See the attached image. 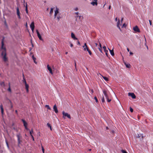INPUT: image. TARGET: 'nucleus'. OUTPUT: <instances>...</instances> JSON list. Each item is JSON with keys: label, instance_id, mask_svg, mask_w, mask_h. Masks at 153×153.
Segmentation results:
<instances>
[{"label": "nucleus", "instance_id": "29", "mask_svg": "<svg viewBox=\"0 0 153 153\" xmlns=\"http://www.w3.org/2000/svg\"><path fill=\"white\" fill-rule=\"evenodd\" d=\"M45 107L47 108L48 109H49L50 110H51V108H50L49 105H46L45 106Z\"/></svg>", "mask_w": 153, "mask_h": 153}, {"label": "nucleus", "instance_id": "35", "mask_svg": "<svg viewBox=\"0 0 153 153\" xmlns=\"http://www.w3.org/2000/svg\"><path fill=\"white\" fill-rule=\"evenodd\" d=\"M33 133V129H31V131H30V136H31V135H32V133Z\"/></svg>", "mask_w": 153, "mask_h": 153}, {"label": "nucleus", "instance_id": "37", "mask_svg": "<svg viewBox=\"0 0 153 153\" xmlns=\"http://www.w3.org/2000/svg\"><path fill=\"white\" fill-rule=\"evenodd\" d=\"M94 99L95 100L96 102H98V100L97 99V97H95L94 98Z\"/></svg>", "mask_w": 153, "mask_h": 153}, {"label": "nucleus", "instance_id": "57", "mask_svg": "<svg viewBox=\"0 0 153 153\" xmlns=\"http://www.w3.org/2000/svg\"><path fill=\"white\" fill-rule=\"evenodd\" d=\"M26 92L27 93L29 92V89H26Z\"/></svg>", "mask_w": 153, "mask_h": 153}, {"label": "nucleus", "instance_id": "38", "mask_svg": "<svg viewBox=\"0 0 153 153\" xmlns=\"http://www.w3.org/2000/svg\"><path fill=\"white\" fill-rule=\"evenodd\" d=\"M101 101L102 102H104L105 101L104 97H103L102 98Z\"/></svg>", "mask_w": 153, "mask_h": 153}, {"label": "nucleus", "instance_id": "30", "mask_svg": "<svg viewBox=\"0 0 153 153\" xmlns=\"http://www.w3.org/2000/svg\"><path fill=\"white\" fill-rule=\"evenodd\" d=\"M9 101H10V109H11L13 108V105L12 103L11 102V101L10 100H9Z\"/></svg>", "mask_w": 153, "mask_h": 153}, {"label": "nucleus", "instance_id": "40", "mask_svg": "<svg viewBox=\"0 0 153 153\" xmlns=\"http://www.w3.org/2000/svg\"><path fill=\"white\" fill-rule=\"evenodd\" d=\"M130 111L131 112H132L133 111V110L132 108L131 107L130 108Z\"/></svg>", "mask_w": 153, "mask_h": 153}, {"label": "nucleus", "instance_id": "56", "mask_svg": "<svg viewBox=\"0 0 153 153\" xmlns=\"http://www.w3.org/2000/svg\"><path fill=\"white\" fill-rule=\"evenodd\" d=\"M32 49V48H29V52H30L31 51Z\"/></svg>", "mask_w": 153, "mask_h": 153}, {"label": "nucleus", "instance_id": "4", "mask_svg": "<svg viewBox=\"0 0 153 153\" xmlns=\"http://www.w3.org/2000/svg\"><path fill=\"white\" fill-rule=\"evenodd\" d=\"M1 49L3 50L2 51H5V53H6V49L5 46H4V38L2 39L1 41Z\"/></svg>", "mask_w": 153, "mask_h": 153}, {"label": "nucleus", "instance_id": "28", "mask_svg": "<svg viewBox=\"0 0 153 153\" xmlns=\"http://www.w3.org/2000/svg\"><path fill=\"white\" fill-rule=\"evenodd\" d=\"M32 58L33 59V60H34V62L36 63V64L37 63V62H36L35 61V60H36V58L34 57V56L33 55L32 56Z\"/></svg>", "mask_w": 153, "mask_h": 153}, {"label": "nucleus", "instance_id": "21", "mask_svg": "<svg viewBox=\"0 0 153 153\" xmlns=\"http://www.w3.org/2000/svg\"><path fill=\"white\" fill-rule=\"evenodd\" d=\"M109 50L110 51L111 55L112 56H114V54L113 49L112 50H110L109 49Z\"/></svg>", "mask_w": 153, "mask_h": 153}, {"label": "nucleus", "instance_id": "25", "mask_svg": "<svg viewBox=\"0 0 153 153\" xmlns=\"http://www.w3.org/2000/svg\"><path fill=\"white\" fill-rule=\"evenodd\" d=\"M102 78L106 81H108V78L107 77L105 76H102Z\"/></svg>", "mask_w": 153, "mask_h": 153}, {"label": "nucleus", "instance_id": "9", "mask_svg": "<svg viewBox=\"0 0 153 153\" xmlns=\"http://www.w3.org/2000/svg\"><path fill=\"white\" fill-rule=\"evenodd\" d=\"M59 9L56 7V10L55 11V13L54 15V18H55L56 17V15L58 13H59Z\"/></svg>", "mask_w": 153, "mask_h": 153}, {"label": "nucleus", "instance_id": "10", "mask_svg": "<svg viewBox=\"0 0 153 153\" xmlns=\"http://www.w3.org/2000/svg\"><path fill=\"white\" fill-rule=\"evenodd\" d=\"M16 10H17V14L18 16V18L19 19H20L21 18L20 14V13L19 10V9L18 7H17L16 8Z\"/></svg>", "mask_w": 153, "mask_h": 153}, {"label": "nucleus", "instance_id": "19", "mask_svg": "<svg viewBox=\"0 0 153 153\" xmlns=\"http://www.w3.org/2000/svg\"><path fill=\"white\" fill-rule=\"evenodd\" d=\"M62 114L63 115V117L64 119H65V117H67V113H65L64 111H63Z\"/></svg>", "mask_w": 153, "mask_h": 153}, {"label": "nucleus", "instance_id": "15", "mask_svg": "<svg viewBox=\"0 0 153 153\" xmlns=\"http://www.w3.org/2000/svg\"><path fill=\"white\" fill-rule=\"evenodd\" d=\"M103 92L105 98L107 97L108 96L107 94V91L106 90H103Z\"/></svg>", "mask_w": 153, "mask_h": 153}, {"label": "nucleus", "instance_id": "6", "mask_svg": "<svg viewBox=\"0 0 153 153\" xmlns=\"http://www.w3.org/2000/svg\"><path fill=\"white\" fill-rule=\"evenodd\" d=\"M133 29L135 32L139 33L140 32V30L137 26H136L135 27H134L133 28Z\"/></svg>", "mask_w": 153, "mask_h": 153}, {"label": "nucleus", "instance_id": "46", "mask_svg": "<svg viewBox=\"0 0 153 153\" xmlns=\"http://www.w3.org/2000/svg\"><path fill=\"white\" fill-rule=\"evenodd\" d=\"M57 19L58 21H59L60 19V17L59 16H57Z\"/></svg>", "mask_w": 153, "mask_h": 153}, {"label": "nucleus", "instance_id": "59", "mask_svg": "<svg viewBox=\"0 0 153 153\" xmlns=\"http://www.w3.org/2000/svg\"><path fill=\"white\" fill-rule=\"evenodd\" d=\"M129 53L130 54V55H133V53L131 52H129Z\"/></svg>", "mask_w": 153, "mask_h": 153}, {"label": "nucleus", "instance_id": "45", "mask_svg": "<svg viewBox=\"0 0 153 153\" xmlns=\"http://www.w3.org/2000/svg\"><path fill=\"white\" fill-rule=\"evenodd\" d=\"M42 152H43V153H44L45 150L43 146H42Z\"/></svg>", "mask_w": 153, "mask_h": 153}, {"label": "nucleus", "instance_id": "31", "mask_svg": "<svg viewBox=\"0 0 153 153\" xmlns=\"http://www.w3.org/2000/svg\"><path fill=\"white\" fill-rule=\"evenodd\" d=\"M141 136L142 138H143V135H142V134H138V135L137 136V137L139 138V137H140Z\"/></svg>", "mask_w": 153, "mask_h": 153}, {"label": "nucleus", "instance_id": "24", "mask_svg": "<svg viewBox=\"0 0 153 153\" xmlns=\"http://www.w3.org/2000/svg\"><path fill=\"white\" fill-rule=\"evenodd\" d=\"M23 81L24 83L25 84H27V83H26V80H25V77H24V75L23 74Z\"/></svg>", "mask_w": 153, "mask_h": 153}, {"label": "nucleus", "instance_id": "13", "mask_svg": "<svg viewBox=\"0 0 153 153\" xmlns=\"http://www.w3.org/2000/svg\"><path fill=\"white\" fill-rule=\"evenodd\" d=\"M47 67L50 73L52 74H53L52 69L48 65H47Z\"/></svg>", "mask_w": 153, "mask_h": 153}, {"label": "nucleus", "instance_id": "20", "mask_svg": "<svg viewBox=\"0 0 153 153\" xmlns=\"http://www.w3.org/2000/svg\"><path fill=\"white\" fill-rule=\"evenodd\" d=\"M4 24L6 28L7 29H8V27L6 20H5L4 21Z\"/></svg>", "mask_w": 153, "mask_h": 153}, {"label": "nucleus", "instance_id": "32", "mask_svg": "<svg viewBox=\"0 0 153 153\" xmlns=\"http://www.w3.org/2000/svg\"><path fill=\"white\" fill-rule=\"evenodd\" d=\"M53 12V8H51V10L50 12V14H52Z\"/></svg>", "mask_w": 153, "mask_h": 153}, {"label": "nucleus", "instance_id": "47", "mask_svg": "<svg viewBox=\"0 0 153 153\" xmlns=\"http://www.w3.org/2000/svg\"><path fill=\"white\" fill-rule=\"evenodd\" d=\"M149 22L150 25H152V21L151 20H149Z\"/></svg>", "mask_w": 153, "mask_h": 153}, {"label": "nucleus", "instance_id": "51", "mask_svg": "<svg viewBox=\"0 0 153 153\" xmlns=\"http://www.w3.org/2000/svg\"><path fill=\"white\" fill-rule=\"evenodd\" d=\"M69 43L70 44V46L71 47H72L73 46V45L71 42H69Z\"/></svg>", "mask_w": 153, "mask_h": 153}, {"label": "nucleus", "instance_id": "17", "mask_svg": "<svg viewBox=\"0 0 153 153\" xmlns=\"http://www.w3.org/2000/svg\"><path fill=\"white\" fill-rule=\"evenodd\" d=\"M0 85L3 88L4 87L5 85V83L4 82H0Z\"/></svg>", "mask_w": 153, "mask_h": 153}, {"label": "nucleus", "instance_id": "50", "mask_svg": "<svg viewBox=\"0 0 153 153\" xmlns=\"http://www.w3.org/2000/svg\"><path fill=\"white\" fill-rule=\"evenodd\" d=\"M31 137L32 138L33 140V141H34V137H33V135H31Z\"/></svg>", "mask_w": 153, "mask_h": 153}, {"label": "nucleus", "instance_id": "48", "mask_svg": "<svg viewBox=\"0 0 153 153\" xmlns=\"http://www.w3.org/2000/svg\"><path fill=\"white\" fill-rule=\"evenodd\" d=\"M68 118L71 119V116L70 114H68Z\"/></svg>", "mask_w": 153, "mask_h": 153}, {"label": "nucleus", "instance_id": "27", "mask_svg": "<svg viewBox=\"0 0 153 153\" xmlns=\"http://www.w3.org/2000/svg\"><path fill=\"white\" fill-rule=\"evenodd\" d=\"M47 126L48 127H49L50 128V129L51 130H52V128L51 126V124L49 123H47Z\"/></svg>", "mask_w": 153, "mask_h": 153}, {"label": "nucleus", "instance_id": "60", "mask_svg": "<svg viewBox=\"0 0 153 153\" xmlns=\"http://www.w3.org/2000/svg\"><path fill=\"white\" fill-rule=\"evenodd\" d=\"M77 45H80V43L79 41H78L77 42Z\"/></svg>", "mask_w": 153, "mask_h": 153}, {"label": "nucleus", "instance_id": "26", "mask_svg": "<svg viewBox=\"0 0 153 153\" xmlns=\"http://www.w3.org/2000/svg\"><path fill=\"white\" fill-rule=\"evenodd\" d=\"M107 100V101L108 102H110L111 101V99L109 98V97L108 96V97L106 98Z\"/></svg>", "mask_w": 153, "mask_h": 153}, {"label": "nucleus", "instance_id": "8", "mask_svg": "<svg viewBox=\"0 0 153 153\" xmlns=\"http://www.w3.org/2000/svg\"><path fill=\"white\" fill-rule=\"evenodd\" d=\"M128 95L131 96L133 99H135L136 97V96L134 93L129 92L128 93Z\"/></svg>", "mask_w": 153, "mask_h": 153}, {"label": "nucleus", "instance_id": "5", "mask_svg": "<svg viewBox=\"0 0 153 153\" xmlns=\"http://www.w3.org/2000/svg\"><path fill=\"white\" fill-rule=\"evenodd\" d=\"M30 27L31 28L32 31L33 32L35 27L34 23L33 22L31 23L30 25Z\"/></svg>", "mask_w": 153, "mask_h": 153}, {"label": "nucleus", "instance_id": "61", "mask_svg": "<svg viewBox=\"0 0 153 153\" xmlns=\"http://www.w3.org/2000/svg\"><path fill=\"white\" fill-rule=\"evenodd\" d=\"M75 13L76 14V15H78V14H79V13L78 12H75Z\"/></svg>", "mask_w": 153, "mask_h": 153}, {"label": "nucleus", "instance_id": "44", "mask_svg": "<svg viewBox=\"0 0 153 153\" xmlns=\"http://www.w3.org/2000/svg\"><path fill=\"white\" fill-rule=\"evenodd\" d=\"M105 51V54L107 56H108V50H106V51Z\"/></svg>", "mask_w": 153, "mask_h": 153}, {"label": "nucleus", "instance_id": "41", "mask_svg": "<svg viewBox=\"0 0 153 153\" xmlns=\"http://www.w3.org/2000/svg\"><path fill=\"white\" fill-rule=\"evenodd\" d=\"M102 48L103 49H104V51H106V50H107L106 49V47H105V46H104L103 47H102Z\"/></svg>", "mask_w": 153, "mask_h": 153}, {"label": "nucleus", "instance_id": "33", "mask_svg": "<svg viewBox=\"0 0 153 153\" xmlns=\"http://www.w3.org/2000/svg\"><path fill=\"white\" fill-rule=\"evenodd\" d=\"M25 86L26 89H29V86L28 84H25Z\"/></svg>", "mask_w": 153, "mask_h": 153}, {"label": "nucleus", "instance_id": "63", "mask_svg": "<svg viewBox=\"0 0 153 153\" xmlns=\"http://www.w3.org/2000/svg\"><path fill=\"white\" fill-rule=\"evenodd\" d=\"M99 45H100V48H102V46H101V43H99Z\"/></svg>", "mask_w": 153, "mask_h": 153}, {"label": "nucleus", "instance_id": "42", "mask_svg": "<svg viewBox=\"0 0 153 153\" xmlns=\"http://www.w3.org/2000/svg\"><path fill=\"white\" fill-rule=\"evenodd\" d=\"M5 141H6V143L7 146V147L8 148H9V145H8V143L7 140H6Z\"/></svg>", "mask_w": 153, "mask_h": 153}, {"label": "nucleus", "instance_id": "43", "mask_svg": "<svg viewBox=\"0 0 153 153\" xmlns=\"http://www.w3.org/2000/svg\"><path fill=\"white\" fill-rule=\"evenodd\" d=\"M8 91H9L10 92H11V90L10 88V87H9V88L8 89Z\"/></svg>", "mask_w": 153, "mask_h": 153}, {"label": "nucleus", "instance_id": "22", "mask_svg": "<svg viewBox=\"0 0 153 153\" xmlns=\"http://www.w3.org/2000/svg\"><path fill=\"white\" fill-rule=\"evenodd\" d=\"M120 20L119 19L118 20V22H117V27H118L119 28V29H120V31H121V29H120V27H119V25H120Z\"/></svg>", "mask_w": 153, "mask_h": 153}, {"label": "nucleus", "instance_id": "2", "mask_svg": "<svg viewBox=\"0 0 153 153\" xmlns=\"http://www.w3.org/2000/svg\"><path fill=\"white\" fill-rule=\"evenodd\" d=\"M83 48H84V50H85L86 49L87 51H88L89 54L90 55H91L92 53L91 51L89 49L86 43H85L84 45L83 46Z\"/></svg>", "mask_w": 153, "mask_h": 153}, {"label": "nucleus", "instance_id": "11", "mask_svg": "<svg viewBox=\"0 0 153 153\" xmlns=\"http://www.w3.org/2000/svg\"><path fill=\"white\" fill-rule=\"evenodd\" d=\"M53 109L54 111L56 113H58V111L57 109V107L56 106V105H55L53 107Z\"/></svg>", "mask_w": 153, "mask_h": 153}, {"label": "nucleus", "instance_id": "18", "mask_svg": "<svg viewBox=\"0 0 153 153\" xmlns=\"http://www.w3.org/2000/svg\"><path fill=\"white\" fill-rule=\"evenodd\" d=\"M0 108L1 109L2 115H3L4 114V109L2 105V104L0 105Z\"/></svg>", "mask_w": 153, "mask_h": 153}, {"label": "nucleus", "instance_id": "49", "mask_svg": "<svg viewBox=\"0 0 153 153\" xmlns=\"http://www.w3.org/2000/svg\"><path fill=\"white\" fill-rule=\"evenodd\" d=\"M78 10V7H76L74 9V10H75L76 11H77Z\"/></svg>", "mask_w": 153, "mask_h": 153}, {"label": "nucleus", "instance_id": "23", "mask_svg": "<svg viewBox=\"0 0 153 153\" xmlns=\"http://www.w3.org/2000/svg\"><path fill=\"white\" fill-rule=\"evenodd\" d=\"M76 17H79V19H82L83 18L82 16H81L80 15H79V14L76 15Z\"/></svg>", "mask_w": 153, "mask_h": 153}, {"label": "nucleus", "instance_id": "7", "mask_svg": "<svg viewBox=\"0 0 153 153\" xmlns=\"http://www.w3.org/2000/svg\"><path fill=\"white\" fill-rule=\"evenodd\" d=\"M36 32L37 34V36L39 38V39L41 40H43V39L42 38V37L38 30H36Z\"/></svg>", "mask_w": 153, "mask_h": 153}, {"label": "nucleus", "instance_id": "58", "mask_svg": "<svg viewBox=\"0 0 153 153\" xmlns=\"http://www.w3.org/2000/svg\"><path fill=\"white\" fill-rule=\"evenodd\" d=\"M13 128L14 130H16V128L15 127H13Z\"/></svg>", "mask_w": 153, "mask_h": 153}, {"label": "nucleus", "instance_id": "64", "mask_svg": "<svg viewBox=\"0 0 153 153\" xmlns=\"http://www.w3.org/2000/svg\"><path fill=\"white\" fill-rule=\"evenodd\" d=\"M127 50L128 52H129V49L128 48H127Z\"/></svg>", "mask_w": 153, "mask_h": 153}, {"label": "nucleus", "instance_id": "12", "mask_svg": "<svg viewBox=\"0 0 153 153\" xmlns=\"http://www.w3.org/2000/svg\"><path fill=\"white\" fill-rule=\"evenodd\" d=\"M71 38L72 39H74V40H77V38H76L75 37V35L73 32H72L71 33Z\"/></svg>", "mask_w": 153, "mask_h": 153}, {"label": "nucleus", "instance_id": "34", "mask_svg": "<svg viewBox=\"0 0 153 153\" xmlns=\"http://www.w3.org/2000/svg\"><path fill=\"white\" fill-rule=\"evenodd\" d=\"M25 11H26V13H28V10H27V5H26V7H25Z\"/></svg>", "mask_w": 153, "mask_h": 153}, {"label": "nucleus", "instance_id": "52", "mask_svg": "<svg viewBox=\"0 0 153 153\" xmlns=\"http://www.w3.org/2000/svg\"><path fill=\"white\" fill-rule=\"evenodd\" d=\"M126 24L125 23L123 25V26H122V27H126Z\"/></svg>", "mask_w": 153, "mask_h": 153}, {"label": "nucleus", "instance_id": "53", "mask_svg": "<svg viewBox=\"0 0 153 153\" xmlns=\"http://www.w3.org/2000/svg\"><path fill=\"white\" fill-rule=\"evenodd\" d=\"M31 45H32V47H34V45H33V43H32V41H31Z\"/></svg>", "mask_w": 153, "mask_h": 153}, {"label": "nucleus", "instance_id": "1", "mask_svg": "<svg viewBox=\"0 0 153 153\" xmlns=\"http://www.w3.org/2000/svg\"><path fill=\"white\" fill-rule=\"evenodd\" d=\"M1 55L3 56V59L4 61L7 62V58L6 57V53H5V51L2 52Z\"/></svg>", "mask_w": 153, "mask_h": 153}, {"label": "nucleus", "instance_id": "36", "mask_svg": "<svg viewBox=\"0 0 153 153\" xmlns=\"http://www.w3.org/2000/svg\"><path fill=\"white\" fill-rule=\"evenodd\" d=\"M126 66L127 68H129L130 67V64H126Z\"/></svg>", "mask_w": 153, "mask_h": 153}, {"label": "nucleus", "instance_id": "16", "mask_svg": "<svg viewBox=\"0 0 153 153\" xmlns=\"http://www.w3.org/2000/svg\"><path fill=\"white\" fill-rule=\"evenodd\" d=\"M91 4L93 5L94 6V5H97V0H96L95 1H92L91 3Z\"/></svg>", "mask_w": 153, "mask_h": 153}, {"label": "nucleus", "instance_id": "54", "mask_svg": "<svg viewBox=\"0 0 153 153\" xmlns=\"http://www.w3.org/2000/svg\"><path fill=\"white\" fill-rule=\"evenodd\" d=\"M99 50H100V51L102 53V48H99Z\"/></svg>", "mask_w": 153, "mask_h": 153}, {"label": "nucleus", "instance_id": "3", "mask_svg": "<svg viewBox=\"0 0 153 153\" xmlns=\"http://www.w3.org/2000/svg\"><path fill=\"white\" fill-rule=\"evenodd\" d=\"M17 137L18 139V146H19V144L22 142V141L20 140V138L22 137V136L20 134H19L17 135Z\"/></svg>", "mask_w": 153, "mask_h": 153}, {"label": "nucleus", "instance_id": "62", "mask_svg": "<svg viewBox=\"0 0 153 153\" xmlns=\"http://www.w3.org/2000/svg\"><path fill=\"white\" fill-rule=\"evenodd\" d=\"M15 112L16 113V114H18V111H17V110H15Z\"/></svg>", "mask_w": 153, "mask_h": 153}, {"label": "nucleus", "instance_id": "55", "mask_svg": "<svg viewBox=\"0 0 153 153\" xmlns=\"http://www.w3.org/2000/svg\"><path fill=\"white\" fill-rule=\"evenodd\" d=\"M25 129H26V130H29V128H27V127H25Z\"/></svg>", "mask_w": 153, "mask_h": 153}, {"label": "nucleus", "instance_id": "14", "mask_svg": "<svg viewBox=\"0 0 153 153\" xmlns=\"http://www.w3.org/2000/svg\"><path fill=\"white\" fill-rule=\"evenodd\" d=\"M22 120L23 123V125H24V126L25 127H27V123L26 122L25 120L24 119H22Z\"/></svg>", "mask_w": 153, "mask_h": 153}, {"label": "nucleus", "instance_id": "39", "mask_svg": "<svg viewBox=\"0 0 153 153\" xmlns=\"http://www.w3.org/2000/svg\"><path fill=\"white\" fill-rule=\"evenodd\" d=\"M121 152H122V153H128L126 151L123 150H121Z\"/></svg>", "mask_w": 153, "mask_h": 153}]
</instances>
